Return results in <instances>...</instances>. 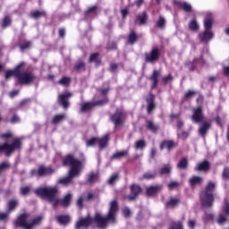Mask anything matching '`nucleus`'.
<instances>
[{
  "mask_svg": "<svg viewBox=\"0 0 229 229\" xmlns=\"http://www.w3.org/2000/svg\"><path fill=\"white\" fill-rule=\"evenodd\" d=\"M119 211V203L117 200H113L110 203L108 213L106 216H103L101 213H96L94 216H88L86 217L80 218L74 225L75 229L90 228L94 225L98 229L108 228V223L115 224L117 212Z\"/></svg>",
  "mask_w": 229,
  "mask_h": 229,
  "instance_id": "f257e3e1",
  "label": "nucleus"
},
{
  "mask_svg": "<svg viewBox=\"0 0 229 229\" xmlns=\"http://www.w3.org/2000/svg\"><path fill=\"white\" fill-rule=\"evenodd\" d=\"M35 194L40 198L47 199L53 207H58L61 205L64 208H67L71 206L72 201V194L67 193L63 199H58V186L42 187L35 190Z\"/></svg>",
  "mask_w": 229,
  "mask_h": 229,
  "instance_id": "f03ea898",
  "label": "nucleus"
},
{
  "mask_svg": "<svg viewBox=\"0 0 229 229\" xmlns=\"http://www.w3.org/2000/svg\"><path fill=\"white\" fill-rule=\"evenodd\" d=\"M62 165L64 167H70V171L67 177H63L59 180L61 185H69L72 182V178L80 176V173L83 168V162L78 158H75L73 154H67L62 157Z\"/></svg>",
  "mask_w": 229,
  "mask_h": 229,
  "instance_id": "7ed1b4c3",
  "label": "nucleus"
},
{
  "mask_svg": "<svg viewBox=\"0 0 229 229\" xmlns=\"http://www.w3.org/2000/svg\"><path fill=\"white\" fill-rule=\"evenodd\" d=\"M191 119L195 124H199L198 129L199 137L206 139L208 130L212 128V122L210 120H207V117H205V114H203V107L199 106L193 108Z\"/></svg>",
  "mask_w": 229,
  "mask_h": 229,
  "instance_id": "20e7f679",
  "label": "nucleus"
},
{
  "mask_svg": "<svg viewBox=\"0 0 229 229\" xmlns=\"http://www.w3.org/2000/svg\"><path fill=\"white\" fill-rule=\"evenodd\" d=\"M214 192H216V183L213 182H209L205 190L200 192V203L204 208H210L214 207Z\"/></svg>",
  "mask_w": 229,
  "mask_h": 229,
  "instance_id": "39448f33",
  "label": "nucleus"
},
{
  "mask_svg": "<svg viewBox=\"0 0 229 229\" xmlns=\"http://www.w3.org/2000/svg\"><path fill=\"white\" fill-rule=\"evenodd\" d=\"M29 217L30 215L28 213L21 214L14 221L15 228L31 229L33 226H37L42 223V216H37L36 218H33L28 222Z\"/></svg>",
  "mask_w": 229,
  "mask_h": 229,
  "instance_id": "423d86ee",
  "label": "nucleus"
},
{
  "mask_svg": "<svg viewBox=\"0 0 229 229\" xmlns=\"http://www.w3.org/2000/svg\"><path fill=\"white\" fill-rule=\"evenodd\" d=\"M22 148V141L19 138L13 139L12 143L4 142L0 144V155H4V157H12L15 151H21Z\"/></svg>",
  "mask_w": 229,
  "mask_h": 229,
  "instance_id": "0eeeda50",
  "label": "nucleus"
},
{
  "mask_svg": "<svg viewBox=\"0 0 229 229\" xmlns=\"http://www.w3.org/2000/svg\"><path fill=\"white\" fill-rule=\"evenodd\" d=\"M18 82L20 85H31L35 80H37V76L31 72H26L23 69L18 70Z\"/></svg>",
  "mask_w": 229,
  "mask_h": 229,
  "instance_id": "6e6552de",
  "label": "nucleus"
},
{
  "mask_svg": "<svg viewBox=\"0 0 229 229\" xmlns=\"http://www.w3.org/2000/svg\"><path fill=\"white\" fill-rule=\"evenodd\" d=\"M109 102L110 100L108 99V97H105L103 99L93 102H84L81 105L80 110L82 114H85V112H90L95 106H105V105H108Z\"/></svg>",
  "mask_w": 229,
  "mask_h": 229,
  "instance_id": "1a4fd4ad",
  "label": "nucleus"
},
{
  "mask_svg": "<svg viewBox=\"0 0 229 229\" xmlns=\"http://www.w3.org/2000/svg\"><path fill=\"white\" fill-rule=\"evenodd\" d=\"M55 174V168L53 166H46L41 165L38 169H33L30 172L31 176H38V178H44V176H51Z\"/></svg>",
  "mask_w": 229,
  "mask_h": 229,
  "instance_id": "9d476101",
  "label": "nucleus"
},
{
  "mask_svg": "<svg viewBox=\"0 0 229 229\" xmlns=\"http://www.w3.org/2000/svg\"><path fill=\"white\" fill-rule=\"evenodd\" d=\"M124 112L121 109H117L110 115V121L113 123L114 130H118L124 124Z\"/></svg>",
  "mask_w": 229,
  "mask_h": 229,
  "instance_id": "9b49d317",
  "label": "nucleus"
},
{
  "mask_svg": "<svg viewBox=\"0 0 229 229\" xmlns=\"http://www.w3.org/2000/svg\"><path fill=\"white\" fill-rule=\"evenodd\" d=\"M146 64H156L160 60V48L158 47H153L149 52L144 54Z\"/></svg>",
  "mask_w": 229,
  "mask_h": 229,
  "instance_id": "f8f14e48",
  "label": "nucleus"
},
{
  "mask_svg": "<svg viewBox=\"0 0 229 229\" xmlns=\"http://www.w3.org/2000/svg\"><path fill=\"white\" fill-rule=\"evenodd\" d=\"M72 98V93L66 91L63 94L58 95L57 97V103L64 110H67L69 106H71V103L69 102V99Z\"/></svg>",
  "mask_w": 229,
  "mask_h": 229,
  "instance_id": "ddd939ff",
  "label": "nucleus"
},
{
  "mask_svg": "<svg viewBox=\"0 0 229 229\" xmlns=\"http://www.w3.org/2000/svg\"><path fill=\"white\" fill-rule=\"evenodd\" d=\"M160 76H162V72L159 70H154L149 76L148 80L151 82L150 90H155L158 87V83L160 82Z\"/></svg>",
  "mask_w": 229,
  "mask_h": 229,
  "instance_id": "4468645a",
  "label": "nucleus"
},
{
  "mask_svg": "<svg viewBox=\"0 0 229 229\" xmlns=\"http://www.w3.org/2000/svg\"><path fill=\"white\" fill-rule=\"evenodd\" d=\"M26 65L25 62H21L20 64H18L13 70H7L5 71L4 73V78L6 80H10V78H12V76H14V78L17 79L18 75H19V71L20 69H24Z\"/></svg>",
  "mask_w": 229,
  "mask_h": 229,
  "instance_id": "2eb2a0df",
  "label": "nucleus"
},
{
  "mask_svg": "<svg viewBox=\"0 0 229 229\" xmlns=\"http://www.w3.org/2000/svg\"><path fill=\"white\" fill-rule=\"evenodd\" d=\"M131 194L127 196L129 201H133L139 198L140 192H142V188L139 184H131L130 186Z\"/></svg>",
  "mask_w": 229,
  "mask_h": 229,
  "instance_id": "dca6fc26",
  "label": "nucleus"
},
{
  "mask_svg": "<svg viewBox=\"0 0 229 229\" xmlns=\"http://www.w3.org/2000/svg\"><path fill=\"white\" fill-rule=\"evenodd\" d=\"M204 182L205 180L203 177L199 175H193L189 179V185L191 189H195V187H201Z\"/></svg>",
  "mask_w": 229,
  "mask_h": 229,
  "instance_id": "f3484780",
  "label": "nucleus"
},
{
  "mask_svg": "<svg viewBox=\"0 0 229 229\" xmlns=\"http://www.w3.org/2000/svg\"><path fill=\"white\" fill-rule=\"evenodd\" d=\"M147 103V112L148 114H151L157 106L155 105V95L152 92L148 93V96L146 98Z\"/></svg>",
  "mask_w": 229,
  "mask_h": 229,
  "instance_id": "a211bd4d",
  "label": "nucleus"
},
{
  "mask_svg": "<svg viewBox=\"0 0 229 229\" xmlns=\"http://www.w3.org/2000/svg\"><path fill=\"white\" fill-rule=\"evenodd\" d=\"M212 38H214V33L212 30H205L203 32L199 34V40L200 42H204L205 44H208Z\"/></svg>",
  "mask_w": 229,
  "mask_h": 229,
  "instance_id": "6ab92c4d",
  "label": "nucleus"
},
{
  "mask_svg": "<svg viewBox=\"0 0 229 229\" xmlns=\"http://www.w3.org/2000/svg\"><path fill=\"white\" fill-rule=\"evenodd\" d=\"M162 189H164V185H162V184H156V185L148 186L146 189V195L148 197L156 196V194H158V192H160L162 191Z\"/></svg>",
  "mask_w": 229,
  "mask_h": 229,
  "instance_id": "aec40b11",
  "label": "nucleus"
},
{
  "mask_svg": "<svg viewBox=\"0 0 229 229\" xmlns=\"http://www.w3.org/2000/svg\"><path fill=\"white\" fill-rule=\"evenodd\" d=\"M178 146V143L174 142L172 140H165L161 141L159 149L162 151L163 149H167V151H171V149L176 148Z\"/></svg>",
  "mask_w": 229,
  "mask_h": 229,
  "instance_id": "412c9836",
  "label": "nucleus"
},
{
  "mask_svg": "<svg viewBox=\"0 0 229 229\" xmlns=\"http://www.w3.org/2000/svg\"><path fill=\"white\" fill-rule=\"evenodd\" d=\"M148 13L146 11H143L142 13L137 14L134 22L139 26H144L148 24Z\"/></svg>",
  "mask_w": 229,
  "mask_h": 229,
  "instance_id": "4be33fe9",
  "label": "nucleus"
},
{
  "mask_svg": "<svg viewBox=\"0 0 229 229\" xmlns=\"http://www.w3.org/2000/svg\"><path fill=\"white\" fill-rule=\"evenodd\" d=\"M128 155H130V149L128 148L117 151L111 156L110 160H123V158H126Z\"/></svg>",
  "mask_w": 229,
  "mask_h": 229,
  "instance_id": "5701e85b",
  "label": "nucleus"
},
{
  "mask_svg": "<svg viewBox=\"0 0 229 229\" xmlns=\"http://www.w3.org/2000/svg\"><path fill=\"white\" fill-rule=\"evenodd\" d=\"M109 140H110V137H108V135H104L101 138H97V144L100 151H103V149H105V148L108 146Z\"/></svg>",
  "mask_w": 229,
  "mask_h": 229,
  "instance_id": "b1692460",
  "label": "nucleus"
},
{
  "mask_svg": "<svg viewBox=\"0 0 229 229\" xmlns=\"http://www.w3.org/2000/svg\"><path fill=\"white\" fill-rule=\"evenodd\" d=\"M145 128L152 133H157L158 130H160V126H158L157 123H155L154 121L151 120H146Z\"/></svg>",
  "mask_w": 229,
  "mask_h": 229,
  "instance_id": "393cba45",
  "label": "nucleus"
},
{
  "mask_svg": "<svg viewBox=\"0 0 229 229\" xmlns=\"http://www.w3.org/2000/svg\"><path fill=\"white\" fill-rule=\"evenodd\" d=\"M195 171L208 173V171H210V162L204 160L199 163L195 167Z\"/></svg>",
  "mask_w": 229,
  "mask_h": 229,
  "instance_id": "a878e982",
  "label": "nucleus"
},
{
  "mask_svg": "<svg viewBox=\"0 0 229 229\" xmlns=\"http://www.w3.org/2000/svg\"><path fill=\"white\" fill-rule=\"evenodd\" d=\"M55 221L58 223V225H61L63 226H67V225H69V223H71V216H69V215L56 216Z\"/></svg>",
  "mask_w": 229,
  "mask_h": 229,
  "instance_id": "bb28decb",
  "label": "nucleus"
},
{
  "mask_svg": "<svg viewBox=\"0 0 229 229\" xmlns=\"http://www.w3.org/2000/svg\"><path fill=\"white\" fill-rule=\"evenodd\" d=\"M174 4L187 13H191V12H192V6L187 2L175 1Z\"/></svg>",
  "mask_w": 229,
  "mask_h": 229,
  "instance_id": "cd10ccee",
  "label": "nucleus"
},
{
  "mask_svg": "<svg viewBox=\"0 0 229 229\" xmlns=\"http://www.w3.org/2000/svg\"><path fill=\"white\" fill-rule=\"evenodd\" d=\"M139 37L140 36L137 34L135 30H131L127 37L128 44H130L131 46H133V44H135L139 40Z\"/></svg>",
  "mask_w": 229,
  "mask_h": 229,
  "instance_id": "c85d7f7f",
  "label": "nucleus"
},
{
  "mask_svg": "<svg viewBox=\"0 0 229 229\" xmlns=\"http://www.w3.org/2000/svg\"><path fill=\"white\" fill-rule=\"evenodd\" d=\"M173 171V166L170 164H166L158 169V174L161 176H169Z\"/></svg>",
  "mask_w": 229,
  "mask_h": 229,
  "instance_id": "c756f323",
  "label": "nucleus"
},
{
  "mask_svg": "<svg viewBox=\"0 0 229 229\" xmlns=\"http://www.w3.org/2000/svg\"><path fill=\"white\" fill-rule=\"evenodd\" d=\"M73 71H75V72H85V71H87L85 62H83V60L77 61L73 65Z\"/></svg>",
  "mask_w": 229,
  "mask_h": 229,
  "instance_id": "7c9ffc66",
  "label": "nucleus"
},
{
  "mask_svg": "<svg viewBox=\"0 0 229 229\" xmlns=\"http://www.w3.org/2000/svg\"><path fill=\"white\" fill-rule=\"evenodd\" d=\"M89 64H95L97 67L101 65V58H99V53H93L89 55Z\"/></svg>",
  "mask_w": 229,
  "mask_h": 229,
  "instance_id": "2f4dec72",
  "label": "nucleus"
},
{
  "mask_svg": "<svg viewBox=\"0 0 229 229\" xmlns=\"http://www.w3.org/2000/svg\"><path fill=\"white\" fill-rule=\"evenodd\" d=\"M180 199L176 197H171L168 201L165 203L166 208H176V206L179 205Z\"/></svg>",
  "mask_w": 229,
  "mask_h": 229,
  "instance_id": "473e14b6",
  "label": "nucleus"
},
{
  "mask_svg": "<svg viewBox=\"0 0 229 229\" xmlns=\"http://www.w3.org/2000/svg\"><path fill=\"white\" fill-rule=\"evenodd\" d=\"M212 24H214V17L212 15H208L204 19V28L206 30L211 31Z\"/></svg>",
  "mask_w": 229,
  "mask_h": 229,
  "instance_id": "72a5a7b5",
  "label": "nucleus"
},
{
  "mask_svg": "<svg viewBox=\"0 0 229 229\" xmlns=\"http://www.w3.org/2000/svg\"><path fill=\"white\" fill-rule=\"evenodd\" d=\"M166 24L167 21H165V17L162 15H160L157 21H156V28H157V30H165Z\"/></svg>",
  "mask_w": 229,
  "mask_h": 229,
  "instance_id": "f704fd0d",
  "label": "nucleus"
},
{
  "mask_svg": "<svg viewBox=\"0 0 229 229\" xmlns=\"http://www.w3.org/2000/svg\"><path fill=\"white\" fill-rule=\"evenodd\" d=\"M18 206H19V201H17V199H10L7 202L6 211L8 212V214H10L11 212H13V210H15Z\"/></svg>",
  "mask_w": 229,
  "mask_h": 229,
  "instance_id": "c9c22d12",
  "label": "nucleus"
},
{
  "mask_svg": "<svg viewBox=\"0 0 229 229\" xmlns=\"http://www.w3.org/2000/svg\"><path fill=\"white\" fill-rule=\"evenodd\" d=\"M30 17L32 19H40V17H47V13L44 10H35L30 13Z\"/></svg>",
  "mask_w": 229,
  "mask_h": 229,
  "instance_id": "e433bc0d",
  "label": "nucleus"
},
{
  "mask_svg": "<svg viewBox=\"0 0 229 229\" xmlns=\"http://www.w3.org/2000/svg\"><path fill=\"white\" fill-rule=\"evenodd\" d=\"M185 65L189 69L190 72H194L198 67V59L194 58L192 61H188L185 63Z\"/></svg>",
  "mask_w": 229,
  "mask_h": 229,
  "instance_id": "4c0bfd02",
  "label": "nucleus"
},
{
  "mask_svg": "<svg viewBox=\"0 0 229 229\" xmlns=\"http://www.w3.org/2000/svg\"><path fill=\"white\" fill-rule=\"evenodd\" d=\"M168 229H183V222L182 221H171Z\"/></svg>",
  "mask_w": 229,
  "mask_h": 229,
  "instance_id": "58836bf2",
  "label": "nucleus"
},
{
  "mask_svg": "<svg viewBox=\"0 0 229 229\" xmlns=\"http://www.w3.org/2000/svg\"><path fill=\"white\" fill-rule=\"evenodd\" d=\"M8 26H12V17L5 15L2 20V29L6 30Z\"/></svg>",
  "mask_w": 229,
  "mask_h": 229,
  "instance_id": "ea45409f",
  "label": "nucleus"
},
{
  "mask_svg": "<svg viewBox=\"0 0 229 229\" xmlns=\"http://www.w3.org/2000/svg\"><path fill=\"white\" fill-rule=\"evenodd\" d=\"M178 169L185 170L189 167V160L187 157H182L177 164Z\"/></svg>",
  "mask_w": 229,
  "mask_h": 229,
  "instance_id": "a19ab883",
  "label": "nucleus"
},
{
  "mask_svg": "<svg viewBox=\"0 0 229 229\" xmlns=\"http://www.w3.org/2000/svg\"><path fill=\"white\" fill-rule=\"evenodd\" d=\"M65 119V114H56L52 118V124H59V123H62Z\"/></svg>",
  "mask_w": 229,
  "mask_h": 229,
  "instance_id": "79ce46f5",
  "label": "nucleus"
},
{
  "mask_svg": "<svg viewBox=\"0 0 229 229\" xmlns=\"http://www.w3.org/2000/svg\"><path fill=\"white\" fill-rule=\"evenodd\" d=\"M157 178V172H146L143 174L141 180H155Z\"/></svg>",
  "mask_w": 229,
  "mask_h": 229,
  "instance_id": "37998d69",
  "label": "nucleus"
},
{
  "mask_svg": "<svg viewBox=\"0 0 229 229\" xmlns=\"http://www.w3.org/2000/svg\"><path fill=\"white\" fill-rule=\"evenodd\" d=\"M58 85H62V87H69L71 85V78L67 76H64L57 81Z\"/></svg>",
  "mask_w": 229,
  "mask_h": 229,
  "instance_id": "c03bdc74",
  "label": "nucleus"
},
{
  "mask_svg": "<svg viewBox=\"0 0 229 229\" xmlns=\"http://www.w3.org/2000/svg\"><path fill=\"white\" fill-rule=\"evenodd\" d=\"M98 144V137H91L86 140L87 148H94Z\"/></svg>",
  "mask_w": 229,
  "mask_h": 229,
  "instance_id": "a18cd8bd",
  "label": "nucleus"
},
{
  "mask_svg": "<svg viewBox=\"0 0 229 229\" xmlns=\"http://www.w3.org/2000/svg\"><path fill=\"white\" fill-rule=\"evenodd\" d=\"M189 30L191 31H198V30H199V25H198L196 19H193L189 22Z\"/></svg>",
  "mask_w": 229,
  "mask_h": 229,
  "instance_id": "49530a36",
  "label": "nucleus"
},
{
  "mask_svg": "<svg viewBox=\"0 0 229 229\" xmlns=\"http://www.w3.org/2000/svg\"><path fill=\"white\" fill-rule=\"evenodd\" d=\"M174 80V78L173 77V74L169 73L162 78L161 83H163V85H167L168 83H172Z\"/></svg>",
  "mask_w": 229,
  "mask_h": 229,
  "instance_id": "de8ad7c7",
  "label": "nucleus"
},
{
  "mask_svg": "<svg viewBox=\"0 0 229 229\" xmlns=\"http://www.w3.org/2000/svg\"><path fill=\"white\" fill-rule=\"evenodd\" d=\"M119 180V174H113L107 181L108 185H114Z\"/></svg>",
  "mask_w": 229,
  "mask_h": 229,
  "instance_id": "09e8293b",
  "label": "nucleus"
},
{
  "mask_svg": "<svg viewBox=\"0 0 229 229\" xmlns=\"http://www.w3.org/2000/svg\"><path fill=\"white\" fill-rule=\"evenodd\" d=\"M21 51H26V49H30L31 47V41L24 40L22 44L19 45Z\"/></svg>",
  "mask_w": 229,
  "mask_h": 229,
  "instance_id": "8fccbe9b",
  "label": "nucleus"
},
{
  "mask_svg": "<svg viewBox=\"0 0 229 229\" xmlns=\"http://www.w3.org/2000/svg\"><path fill=\"white\" fill-rule=\"evenodd\" d=\"M135 149H144L146 148V141L144 140H140L135 142Z\"/></svg>",
  "mask_w": 229,
  "mask_h": 229,
  "instance_id": "3c124183",
  "label": "nucleus"
},
{
  "mask_svg": "<svg viewBox=\"0 0 229 229\" xmlns=\"http://www.w3.org/2000/svg\"><path fill=\"white\" fill-rule=\"evenodd\" d=\"M98 180V174L91 173L88 175L86 183H94Z\"/></svg>",
  "mask_w": 229,
  "mask_h": 229,
  "instance_id": "603ef678",
  "label": "nucleus"
},
{
  "mask_svg": "<svg viewBox=\"0 0 229 229\" xmlns=\"http://www.w3.org/2000/svg\"><path fill=\"white\" fill-rule=\"evenodd\" d=\"M195 96H196V91L192 89H189L184 93V99L187 101L189 99H192V98Z\"/></svg>",
  "mask_w": 229,
  "mask_h": 229,
  "instance_id": "864d4df0",
  "label": "nucleus"
},
{
  "mask_svg": "<svg viewBox=\"0 0 229 229\" xmlns=\"http://www.w3.org/2000/svg\"><path fill=\"white\" fill-rule=\"evenodd\" d=\"M222 179L225 181H229V166H225L222 171Z\"/></svg>",
  "mask_w": 229,
  "mask_h": 229,
  "instance_id": "5fc2aeb1",
  "label": "nucleus"
},
{
  "mask_svg": "<svg viewBox=\"0 0 229 229\" xmlns=\"http://www.w3.org/2000/svg\"><path fill=\"white\" fill-rule=\"evenodd\" d=\"M178 187H180V182H178L176 181H172L167 184V188L169 189V191L178 189Z\"/></svg>",
  "mask_w": 229,
  "mask_h": 229,
  "instance_id": "6e6d98bb",
  "label": "nucleus"
},
{
  "mask_svg": "<svg viewBox=\"0 0 229 229\" xmlns=\"http://www.w3.org/2000/svg\"><path fill=\"white\" fill-rule=\"evenodd\" d=\"M227 221H228V219H226V216H225V215H223V214H219L216 218V223L218 225H225V223H226Z\"/></svg>",
  "mask_w": 229,
  "mask_h": 229,
  "instance_id": "4d7b16f0",
  "label": "nucleus"
},
{
  "mask_svg": "<svg viewBox=\"0 0 229 229\" xmlns=\"http://www.w3.org/2000/svg\"><path fill=\"white\" fill-rule=\"evenodd\" d=\"M222 210L225 214V216H229V201L225 200L223 207H222Z\"/></svg>",
  "mask_w": 229,
  "mask_h": 229,
  "instance_id": "13d9d810",
  "label": "nucleus"
},
{
  "mask_svg": "<svg viewBox=\"0 0 229 229\" xmlns=\"http://www.w3.org/2000/svg\"><path fill=\"white\" fill-rule=\"evenodd\" d=\"M31 191V188L30 186H24L21 188V194L22 196H28L30 194V191Z\"/></svg>",
  "mask_w": 229,
  "mask_h": 229,
  "instance_id": "bf43d9fd",
  "label": "nucleus"
},
{
  "mask_svg": "<svg viewBox=\"0 0 229 229\" xmlns=\"http://www.w3.org/2000/svg\"><path fill=\"white\" fill-rule=\"evenodd\" d=\"M13 137V134L12 132H4L0 134V139L3 140H8V139H12Z\"/></svg>",
  "mask_w": 229,
  "mask_h": 229,
  "instance_id": "052dcab7",
  "label": "nucleus"
},
{
  "mask_svg": "<svg viewBox=\"0 0 229 229\" xmlns=\"http://www.w3.org/2000/svg\"><path fill=\"white\" fill-rule=\"evenodd\" d=\"M11 124H17L18 123H21V118L17 114H13L10 119Z\"/></svg>",
  "mask_w": 229,
  "mask_h": 229,
  "instance_id": "680f3d73",
  "label": "nucleus"
},
{
  "mask_svg": "<svg viewBox=\"0 0 229 229\" xmlns=\"http://www.w3.org/2000/svg\"><path fill=\"white\" fill-rule=\"evenodd\" d=\"M123 217H125V219H128V217L131 216V211L128 208H125L123 209Z\"/></svg>",
  "mask_w": 229,
  "mask_h": 229,
  "instance_id": "e2e57ef3",
  "label": "nucleus"
},
{
  "mask_svg": "<svg viewBox=\"0 0 229 229\" xmlns=\"http://www.w3.org/2000/svg\"><path fill=\"white\" fill-rule=\"evenodd\" d=\"M9 216H10V213H8L7 210H6V213L0 212V221H6Z\"/></svg>",
  "mask_w": 229,
  "mask_h": 229,
  "instance_id": "0e129e2a",
  "label": "nucleus"
},
{
  "mask_svg": "<svg viewBox=\"0 0 229 229\" xmlns=\"http://www.w3.org/2000/svg\"><path fill=\"white\" fill-rule=\"evenodd\" d=\"M76 205L79 208H83V197H79Z\"/></svg>",
  "mask_w": 229,
  "mask_h": 229,
  "instance_id": "69168bd1",
  "label": "nucleus"
},
{
  "mask_svg": "<svg viewBox=\"0 0 229 229\" xmlns=\"http://www.w3.org/2000/svg\"><path fill=\"white\" fill-rule=\"evenodd\" d=\"M222 72L225 78H229V65L224 66Z\"/></svg>",
  "mask_w": 229,
  "mask_h": 229,
  "instance_id": "338daca9",
  "label": "nucleus"
},
{
  "mask_svg": "<svg viewBox=\"0 0 229 229\" xmlns=\"http://www.w3.org/2000/svg\"><path fill=\"white\" fill-rule=\"evenodd\" d=\"M188 227H190L191 229H194L196 227V220H189Z\"/></svg>",
  "mask_w": 229,
  "mask_h": 229,
  "instance_id": "774afa93",
  "label": "nucleus"
}]
</instances>
